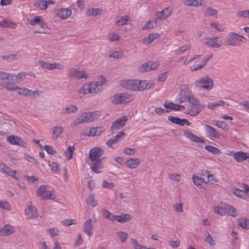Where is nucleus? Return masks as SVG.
Returning a JSON list of instances; mask_svg holds the SVG:
<instances>
[{
	"instance_id": "nucleus-1",
	"label": "nucleus",
	"mask_w": 249,
	"mask_h": 249,
	"mask_svg": "<svg viewBox=\"0 0 249 249\" xmlns=\"http://www.w3.org/2000/svg\"><path fill=\"white\" fill-rule=\"evenodd\" d=\"M121 85L129 90L142 91L153 87L154 82L152 81L148 82L146 80L126 79L121 82Z\"/></svg>"
},
{
	"instance_id": "nucleus-2",
	"label": "nucleus",
	"mask_w": 249,
	"mask_h": 249,
	"mask_svg": "<svg viewBox=\"0 0 249 249\" xmlns=\"http://www.w3.org/2000/svg\"><path fill=\"white\" fill-rule=\"evenodd\" d=\"M100 77L101 80L100 81L92 82L89 84L85 85L78 90V93L89 94L99 92L102 89V86L106 80V78L104 75H100Z\"/></svg>"
},
{
	"instance_id": "nucleus-3",
	"label": "nucleus",
	"mask_w": 249,
	"mask_h": 249,
	"mask_svg": "<svg viewBox=\"0 0 249 249\" xmlns=\"http://www.w3.org/2000/svg\"><path fill=\"white\" fill-rule=\"evenodd\" d=\"M188 102L190 104V106L188 108V111L185 113L191 116L197 115L205 107V106L201 104L198 99L195 95L190 97Z\"/></svg>"
},
{
	"instance_id": "nucleus-4",
	"label": "nucleus",
	"mask_w": 249,
	"mask_h": 249,
	"mask_svg": "<svg viewBox=\"0 0 249 249\" xmlns=\"http://www.w3.org/2000/svg\"><path fill=\"white\" fill-rule=\"evenodd\" d=\"M195 85L201 90L209 91L213 88V81L209 76H204L197 79Z\"/></svg>"
},
{
	"instance_id": "nucleus-5",
	"label": "nucleus",
	"mask_w": 249,
	"mask_h": 249,
	"mask_svg": "<svg viewBox=\"0 0 249 249\" xmlns=\"http://www.w3.org/2000/svg\"><path fill=\"white\" fill-rule=\"evenodd\" d=\"M95 112H83L72 122V125L77 126L80 124L93 121L95 118Z\"/></svg>"
},
{
	"instance_id": "nucleus-6",
	"label": "nucleus",
	"mask_w": 249,
	"mask_h": 249,
	"mask_svg": "<svg viewBox=\"0 0 249 249\" xmlns=\"http://www.w3.org/2000/svg\"><path fill=\"white\" fill-rule=\"evenodd\" d=\"M133 96L127 93H120L114 95L112 103L115 105L125 104L132 101Z\"/></svg>"
},
{
	"instance_id": "nucleus-7",
	"label": "nucleus",
	"mask_w": 249,
	"mask_h": 249,
	"mask_svg": "<svg viewBox=\"0 0 249 249\" xmlns=\"http://www.w3.org/2000/svg\"><path fill=\"white\" fill-rule=\"evenodd\" d=\"M213 210L215 213L221 216L227 214L231 216H233V208L229 205H226L225 207L215 206Z\"/></svg>"
},
{
	"instance_id": "nucleus-8",
	"label": "nucleus",
	"mask_w": 249,
	"mask_h": 249,
	"mask_svg": "<svg viewBox=\"0 0 249 249\" xmlns=\"http://www.w3.org/2000/svg\"><path fill=\"white\" fill-rule=\"evenodd\" d=\"M96 222V219L89 218L86 220L84 223L83 231L89 237L92 236L93 234Z\"/></svg>"
},
{
	"instance_id": "nucleus-9",
	"label": "nucleus",
	"mask_w": 249,
	"mask_h": 249,
	"mask_svg": "<svg viewBox=\"0 0 249 249\" xmlns=\"http://www.w3.org/2000/svg\"><path fill=\"white\" fill-rule=\"evenodd\" d=\"M194 95L187 88L183 87L180 89L178 97L177 98V101L179 103H183L186 101H189L191 97Z\"/></svg>"
},
{
	"instance_id": "nucleus-10",
	"label": "nucleus",
	"mask_w": 249,
	"mask_h": 249,
	"mask_svg": "<svg viewBox=\"0 0 249 249\" xmlns=\"http://www.w3.org/2000/svg\"><path fill=\"white\" fill-rule=\"evenodd\" d=\"M127 120L128 118L126 116H123L114 121L110 128L111 133L113 134L115 130H118L123 128L125 125Z\"/></svg>"
},
{
	"instance_id": "nucleus-11",
	"label": "nucleus",
	"mask_w": 249,
	"mask_h": 249,
	"mask_svg": "<svg viewBox=\"0 0 249 249\" xmlns=\"http://www.w3.org/2000/svg\"><path fill=\"white\" fill-rule=\"evenodd\" d=\"M25 216L28 219H33L37 217L38 213L36 208L33 205L31 202L27 203V208L25 209Z\"/></svg>"
},
{
	"instance_id": "nucleus-12",
	"label": "nucleus",
	"mask_w": 249,
	"mask_h": 249,
	"mask_svg": "<svg viewBox=\"0 0 249 249\" xmlns=\"http://www.w3.org/2000/svg\"><path fill=\"white\" fill-rule=\"evenodd\" d=\"M159 64L156 62H148L145 63L138 68L140 72L143 73L157 69Z\"/></svg>"
},
{
	"instance_id": "nucleus-13",
	"label": "nucleus",
	"mask_w": 249,
	"mask_h": 249,
	"mask_svg": "<svg viewBox=\"0 0 249 249\" xmlns=\"http://www.w3.org/2000/svg\"><path fill=\"white\" fill-rule=\"evenodd\" d=\"M172 8L168 6L164 8L162 11L157 12L155 16L156 19L165 20L169 18L172 13Z\"/></svg>"
},
{
	"instance_id": "nucleus-14",
	"label": "nucleus",
	"mask_w": 249,
	"mask_h": 249,
	"mask_svg": "<svg viewBox=\"0 0 249 249\" xmlns=\"http://www.w3.org/2000/svg\"><path fill=\"white\" fill-rule=\"evenodd\" d=\"M104 154V150L100 147H93L89 152V158L91 161L100 160L101 157Z\"/></svg>"
},
{
	"instance_id": "nucleus-15",
	"label": "nucleus",
	"mask_w": 249,
	"mask_h": 249,
	"mask_svg": "<svg viewBox=\"0 0 249 249\" xmlns=\"http://www.w3.org/2000/svg\"><path fill=\"white\" fill-rule=\"evenodd\" d=\"M38 63L42 68L49 70L54 69L62 70L64 68V66L59 63L54 62L50 63L43 61H38Z\"/></svg>"
},
{
	"instance_id": "nucleus-16",
	"label": "nucleus",
	"mask_w": 249,
	"mask_h": 249,
	"mask_svg": "<svg viewBox=\"0 0 249 249\" xmlns=\"http://www.w3.org/2000/svg\"><path fill=\"white\" fill-rule=\"evenodd\" d=\"M53 192L47 190L45 185H41L37 192V196L44 199H52Z\"/></svg>"
},
{
	"instance_id": "nucleus-17",
	"label": "nucleus",
	"mask_w": 249,
	"mask_h": 249,
	"mask_svg": "<svg viewBox=\"0 0 249 249\" xmlns=\"http://www.w3.org/2000/svg\"><path fill=\"white\" fill-rule=\"evenodd\" d=\"M68 76L72 78H87L88 76L84 71H79L75 68L71 69L68 72Z\"/></svg>"
},
{
	"instance_id": "nucleus-18",
	"label": "nucleus",
	"mask_w": 249,
	"mask_h": 249,
	"mask_svg": "<svg viewBox=\"0 0 249 249\" xmlns=\"http://www.w3.org/2000/svg\"><path fill=\"white\" fill-rule=\"evenodd\" d=\"M234 195L240 198L246 199L249 196V186L244 184L242 189H236L234 190Z\"/></svg>"
},
{
	"instance_id": "nucleus-19",
	"label": "nucleus",
	"mask_w": 249,
	"mask_h": 249,
	"mask_svg": "<svg viewBox=\"0 0 249 249\" xmlns=\"http://www.w3.org/2000/svg\"><path fill=\"white\" fill-rule=\"evenodd\" d=\"M7 140L12 144L18 145L23 147H27L26 142L19 137L14 135L9 136L7 137Z\"/></svg>"
},
{
	"instance_id": "nucleus-20",
	"label": "nucleus",
	"mask_w": 249,
	"mask_h": 249,
	"mask_svg": "<svg viewBox=\"0 0 249 249\" xmlns=\"http://www.w3.org/2000/svg\"><path fill=\"white\" fill-rule=\"evenodd\" d=\"M72 14L71 10L69 8H59L57 9L56 16L61 19L64 20L69 18Z\"/></svg>"
},
{
	"instance_id": "nucleus-21",
	"label": "nucleus",
	"mask_w": 249,
	"mask_h": 249,
	"mask_svg": "<svg viewBox=\"0 0 249 249\" xmlns=\"http://www.w3.org/2000/svg\"><path fill=\"white\" fill-rule=\"evenodd\" d=\"M205 43L211 47L219 48L222 45V41L219 40L218 37H213L206 38Z\"/></svg>"
},
{
	"instance_id": "nucleus-22",
	"label": "nucleus",
	"mask_w": 249,
	"mask_h": 249,
	"mask_svg": "<svg viewBox=\"0 0 249 249\" xmlns=\"http://www.w3.org/2000/svg\"><path fill=\"white\" fill-rule=\"evenodd\" d=\"M183 135L186 138L189 139L190 141L192 142L199 143L205 142L204 140L200 137H197L196 135L193 134L192 133L188 130H184Z\"/></svg>"
},
{
	"instance_id": "nucleus-23",
	"label": "nucleus",
	"mask_w": 249,
	"mask_h": 249,
	"mask_svg": "<svg viewBox=\"0 0 249 249\" xmlns=\"http://www.w3.org/2000/svg\"><path fill=\"white\" fill-rule=\"evenodd\" d=\"M141 160L137 159H133L131 158H128L125 162V165L127 168L130 169H134L139 166L141 164Z\"/></svg>"
},
{
	"instance_id": "nucleus-24",
	"label": "nucleus",
	"mask_w": 249,
	"mask_h": 249,
	"mask_svg": "<svg viewBox=\"0 0 249 249\" xmlns=\"http://www.w3.org/2000/svg\"><path fill=\"white\" fill-rule=\"evenodd\" d=\"M29 23L32 26L39 25L41 28H44L46 26V23L43 18L40 16H35L33 19L29 20Z\"/></svg>"
},
{
	"instance_id": "nucleus-25",
	"label": "nucleus",
	"mask_w": 249,
	"mask_h": 249,
	"mask_svg": "<svg viewBox=\"0 0 249 249\" xmlns=\"http://www.w3.org/2000/svg\"><path fill=\"white\" fill-rule=\"evenodd\" d=\"M15 229L13 226L10 224H6L1 228L0 235L2 236H9L14 233Z\"/></svg>"
},
{
	"instance_id": "nucleus-26",
	"label": "nucleus",
	"mask_w": 249,
	"mask_h": 249,
	"mask_svg": "<svg viewBox=\"0 0 249 249\" xmlns=\"http://www.w3.org/2000/svg\"><path fill=\"white\" fill-rule=\"evenodd\" d=\"M193 182L196 186L199 188H201L203 183H208V180H206L205 178L202 177H199L197 176L194 174L192 176Z\"/></svg>"
},
{
	"instance_id": "nucleus-27",
	"label": "nucleus",
	"mask_w": 249,
	"mask_h": 249,
	"mask_svg": "<svg viewBox=\"0 0 249 249\" xmlns=\"http://www.w3.org/2000/svg\"><path fill=\"white\" fill-rule=\"evenodd\" d=\"M249 158V153L243 151L234 153V159L237 162H241Z\"/></svg>"
},
{
	"instance_id": "nucleus-28",
	"label": "nucleus",
	"mask_w": 249,
	"mask_h": 249,
	"mask_svg": "<svg viewBox=\"0 0 249 249\" xmlns=\"http://www.w3.org/2000/svg\"><path fill=\"white\" fill-rule=\"evenodd\" d=\"M104 131V129L102 126H96L90 128L88 134L86 135L89 137H95L99 136Z\"/></svg>"
},
{
	"instance_id": "nucleus-29",
	"label": "nucleus",
	"mask_w": 249,
	"mask_h": 249,
	"mask_svg": "<svg viewBox=\"0 0 249 249\" xmlns=\"http://www.w3.org/2000/svg\"><path fill=\"white\" fill-rule=\"evenodd\" d=\"M228 105L226 102L223 100H218L214 102L209 103L207 105L208 108L215 110L220 106H224V105Z\"/></svg>"
},
{
	"instance_id": "nucleus-30",
	"label": "nucleus",
	"mask_w": 249,
	"mask_h": 249,
	"mask_svg": "<svg viewBox=\"0 0 249 249\" xmlns=\"http://www.w3.org/2000/svg\"><path fill=\"white\" fill-rule=\"evenodd\" d=\"M203 0H184L183 3L187 6L198 7L203 5Z\"/></svg>"
},
{
	"instance_id": "nucleus-31",
	"label": "nucleus",
	"mask_w": 249,
	"mask_h": 249,
	"mask_svg": "<svg viewBox=\"0 0 249 249\" xmlns=\"http://www.w3.org/2000/svg\"><path fill=\"white\" fill-rule=\"evenodd\" d=\"M205 127L206 129L207 134L209 137H219V135L214 128L208 124H205Z\"/></svg>"
},
{
	"instance_id": "nucleus-32",
	"label": "nucleus",
	"mask_w": 249,
	"mask_h": 249,
	"mask_svg": "<svg viewBox=\"0 0 249 249\" xmlns=\"http://www.w3.org/2000/svg\"><path fill=\"white\" fill-rule=\"evenodd\" d=\"M160 36V35L158 33L151 34L148 36L143 38V43L145 45H148L151 43L154 40L159 38Z\"/></svg>"
},
{
	"instance_id": "nucleus-33",
	"label": "nucleus",
	"mask_w": 249,
	"mask_h": 249,
	"mask_svg": "<svg viewBox=\"0 0 249 249\" xmlns=\"http://www.w3.org/2000/svg\"><path fill=\"white\" fill-rule=\"evenodd\" d=\"M132 217L129 213H124L119 215H116V221L121 223H124L129 221L131 219Z\"/></svg>"
},
{
	"instance_id": "nucleus-34",
	"label": "nucleus",
	"mask_w": 249,
	"mask_h": 249,
	"mask_svg": "<svg viewBox=\"0 0 249 249\" xmlns=\"http://www.w3.org/2000/svg\"><path fill=\"white\" fill-rule=\"evenodd\" d=\"M77 111V107L73 105H69L64 107L61 112V114L75 113Z\"/></svg>"
},
{
	"instance_id": "nucleus-35",
	"label": "nucleus",
	"mask_w": 249,
	"mask_h": 249,
	"mask_svg": "<svg viewBox=\"0 0 249 249\" xmlns=\"http://www.w3.org/2000/svg\"><path fill=\"white\" fill-rule=\"evenodd\" d=\"M63 132V128L61 126H56L53 128L52 138L54 140L59 137Z\"/></svg>"
},
{
	"instance_id": "nucleus-36",
	"label": "nucleus",
	"mask_w": 249,
	"mask_h": 249,
	"mask_svg": "<svg viewBox=\"0 0 249 249\" xmlns=\"http://www.w3.org/2000/svg\"><path fill=\"white\" fill-rule=\"evenodd\" d=\"M86 202L87 204L91 207H94L98 205V201L95 199L93 194H90L89 195Z\"/></svg>"
},
{
	"instance_id": "nucleus-37",
	"label": "nucleus",
	"mask_w": 249,
	"mask_h": 249,
	"mask_svg": "<svg viewBox=\"0 0 249 249\" xmlns=\"http://www.w3.org/2000/svg\"><path fill=\"white\" fill-rule=\"evenodd\" d=\"M87 13L89 16H96L103 14L104 11L100 8H91L88 10Z\"/></svg>"
},
{
	"instance_id": "nucleus-38",
	"label": "nucleus",
	"mask_w": 249,
	"mask_h": 249,
	"mask_svg": "<svg viewBox=\"0 0 249 249\" xmlns=\"http://www.w3.org/2000/svg\"><path fill=\"white\" fill-rule=\"evenodd\" d=\"M17 25L15 23L8 20L4 19L0 21V27L4 28H16Z\"/></svg>"
},
{
	"instance_id": "nucleus-39",
	"label": "nucleus",
	"mask_w": 249,
	"mask_h": 249,
	"mask_svg": "<svg viewBox=\"0 0 249 249\" xmlns=\"http://www.w3.org/2000/svg\"><path fill=\"white\" fill-rule=\"evenodd\" d=\"M17 92L20 95L30 97L32 95V90L26 88H20L17 87Z\"/></svg>"
},
{
	"instance_id": "nucleus-40",
	"label": "nucleus",
	"mask_w": 249,
	"mask_h": 249,
	"mask_svg": "<svg viewBox=\"0 0 249 249\" xmlns=\"http://www.w3.org/2000/svg\"><path fill=\"white\" fill-rule=\"evenodd\" d=\"M0 86L11 91L16 90L18 87L12 82H7L5 83L0 82Z\"/></svg>"
},
{
	"instance_id": "nucleus-41",
	"label": "nucleus",
	"mask_w": 249,
	"mask_h": 249,
	"mask_svg": "<svg viewBox=\"0 0 249 249\" xmlns=\"http://www.w3.org/2000/svg\"><path fill=\"white\" fill-rule=\"evenodd\" d=\"M102 166L103 164L101 160L95 161L91 166L92 170L96 173H100V169H102Z\"/></svg>"
},
{
	"instance_id": "nucleus-42",
	"label": "nucleus",
	"mask_w": 249,
	"mask_h": 249,
	"mask_svg": "<svg viewBox=\"0 0 249 249\" xmlns=\"http://www.w3.org/2000/svg\"><path fill=\"white\" fill-rule=\"evenodd\" d=\"M246 41V38L241 35L234 33V46H239Z\"/></svg>"
},
{
	"instance_id": "nucleus-43",
	"label": "nucleus",
	"mask_w": 249,
	"mask_h": 249,
	"mask_svg": "<svg viewBox=\"0 0 249 249\" xmlns=\"http://www.w3.org/2000/svg\"><path fill=\"white\" fill-rule=\"evenodd\" d=\"M103 214L104 217L106 219H107L109 220L114 222L116 220V215L110 213L107 210L104 209L103 211Z\"/></svg>"
},
{
	"instance_id": "nucleus-44",
	"label": "nucleus",
	"mask_w": 249,
	"mask_h": 249,
	"mask_svg": "<svg viewBox=\"0 0 249 249\" xmlns=\"http://www.w3.org/2000/svg\"><path fill=\"white\" fill-rule=\"evenodd\" d=\"M34 6L37 9L45 10L47 9L46 3L44 0H37L35 3Z\"/></svg>"
},
{
	"instance_id": "nucleus-45",
	"label": "nucleus",
	"mask_w": 249,
	"mask_h": 249,
	"mask_svg": "<svg viewBox=\"0 0 249 249\" xmlns=\"http://www.w3.org/2000/svg\"><path fill=\"white\" fill-rule=\"evenodd\" d=\"M168 119L173 124H177L180 126H183V124H182V119H180L178 117L170 115L168 117Z\"/></svg>"
},
{
	"instance_id": "nucleus-46",
	"label": "nucleus",
	"mask_w": 249,
	"mask_h": 249,
	"mask_svg": "<svg viewBox=\"0 0 249 249\" xmlns=\"http://www.w3.org/2000/svg\"><path fill=\"white\" fill-rule=\"evenodd\" d=\"M128 20V17L127 16H124L120 18H116L115 19V21L116 22V24L118 26H123L127 23V22Z\"/></svg>"
},
{
	"instance_id": "nucleus-47",
	"label": "nucleus",
	"mask_w": 249,
	"mask_h": 249,
	"mask_svg": "<svg viewBox=\"0 0 249 249\" xmlns=\"http://www.w3.org/2000/svg\"><path fill=\"white\" fill-rule=\"evenodd\" d=\"M205 149L214 155H218L221 153L220 149L212 145H206Z\"/></svg>"
},
{
	"instance_id": "nucleus-48",
	"label": "nucleus",
	"mask_w": 249,
	"mask_h": 249,
	"mask_svg": "<svg viewBox=\"0 0 249 249\" xmlns=\"http://www.w3.org/2000/svg\"><path fill=\"white\" fill-rule=\"evenodd\" d=\"M238 224L242 228L245 229H249V220L245 218H242L238 219Z\"/></svg>"
},
{
	"instance_id": "nucleus-49",
	"label": "nucleus",
	"mask_w": 249,
	"mask_h": 249,
	"mask_svg": "<svg viewBox=\"0 0 249 249\" xmlns=\"http://www.w3.org/2000/svg\"><path fill=\"white\" fill-rule=\"evenodd\" d=\"M107 37L110 42L119 41L121 39V36L114 32L109 34Z\"/></svg>"
},
{
	"instance_id": "nucleus-50",
	"label": "nucleus",
	"mask_w": 249,
	"mask_h": 249,
	"mask_svg": "<svg viewBox=\"0 0 249 249\" xmlns=\"http://www.w3.org/2000/svg\"><path fill=\"white\" fill-rule=\"evenodd\" d=\"M75 149L74 145L69 146L65 152V155L68 160L72 158L73 152Z\"/></svg>"
},
{
	"instance_id": "nucleus-51",
	"label": "nucleus",
	"mask_w": 249,
	"mask_h": 249,
	"mask_svg": "<svg viewBox=\"0 0 249 249\" xmlns=\"http://www.w3.org/2000/svg\"><path fill=\"white\" fill-rule=\"evenodd\" d=\"M205 241L209 244L210 246H213L215 245V241L213 239V237L210 234V233L206 231L205 232Z\"/></svg>"
},
{
	"instance_id": "nucleus-52",
	"label": "nucleus",
	"mask_w": 249,
	"mask_h": 249,
	"mask_svg": "<svg viewBox=\"0 0 249 249\" xmlns=\"http://www.w3.org/2000/svg\"><path fill=\"white\" fill-rule=\"evenodd\" d=\"M205 14L207 17H213L217 14V11L211 7H208L205 10Z\"/></svg>"
},
{
	"instance_id": "nucleus-53",
	"label": "nucleus",
	"mask_w": 249,
	"mask_h": 249,
	"mask_svg": "<svg viewBox=\"0 0 249 249\" xmlns=\"http://www.w3.org/2000/svg\"><path fill=\"white\" fill-rule=\"evenodd\" d=\"M190 49V46L188 45H183L180 46L176 51V53L178 55H179L186 51Z\"/></svg>"
},
{
	"instance_id": "nucleus-54",
	"label": "nucleus",
	"mask_w": 249,
	"mask_h": 249,
	"mask_svg": "<svg viewBox=\"0 0 249 249\" xmlns=\"http://www.w3.org/2000/svg\"><path fill=\"white\" fill-rule=\"evenodd\" d=\"M117 141L114 138L107 140L106 142V145L111 148L115 149L117 147Z\"/></svg>"
},
{
	"instance_id": "nucleus-55",
	"label": "nucleus",
	"mask_w": 249,
	"mask_h": 249,
	"mask_svg": "<svg viewBox=\"0 0 249 249\" xmlns=\"http://www.w3.org/2000/svg\"><path fill=\"white\" fill-rule=\"evenodd\" d=\"M14 75L6 72L0 71V80L4 81L8 79L9 77H13Z\"/></svg>"
},
{
	"instance_id": "nucleus-56",
	"label": "nucleus",
	"mask_w": 249,
	"mask_h": 249,
	"mask_svg": "<svg viewBox=\"0 0 249 249\" xmlns=\"http://www.w3.org/2000/svg\"><path fill=\"white\" fill-rule=\"evenodd\" d=\"M117 235L119 238L121 242L124 243L128 238V234L126 232L123 231H119L117 233Z\"/></svg>"
},
{
	"instance_id": "nucleus-57",
	"label": "nucleus",
	"mask_w": 249,
	"mask_h": 249,
	"mask_svg": "<svg viewBox=\"0 0 249 249\" xmlns=\"http://www.w3.org/2000/svg\"><path fill=\"white\" fill-rule=\"evenodd\" d=\"M26 75H27V72H22L18 73L16 75L17 82L19 83L23 81L25 79Z\"/></svg>"
},
{
	"instance_id": "nucleus-58",
	"label": "nucleus",
	"mask_w": 249,
	"mask_h": 249,
	"mask_svg": "<svg viewBox=\"0 0 249 249\" xmlns=\"http://www.w3.org/2000/svg\"><path fill=\"white\" fill-rule=\"evenodd\" d=\"M224 44L228 46L233 45V32H231L229 34L227 40L224 43Z\"/></svg>"
},
{
	"instance_id": "nucleus-59",
	"label": "nucleus",
	"mask_w": 249,
	"mask_h": 249,
	"mask_svg": "<svg viewBox=\"0 0 249 249\" xmlns=\"http://www.w3.org/2000/svg\"><path fill=\"white\" fill-rule=\"evenodd\" d=\"M124 53L123 51L120 50L118 51H115L110 54L109 57L114 58H120L123 57Z\"/></svg>"
},
{
	"instance_id": "nucleus-60",
	"label": "nucleus",
	"mask_w": 249,
	"mask_h": 249,
	"mask_svg": "<svg viewBox=\"0 0 249 249\" xmlns=\"http://www.w3.org/2000/svg\"><path fill=\"white\" fill-rule=\"evenodd\" d=\"M168 177L170 179L177 182H179L180 180V175L178 174H169Z\"/></svg>"
},
{
	"instance_id": "nucleus-61",
	"label": "nucleus",
	"mask_w": 249,
	"mask_h": 249,
	"mask_svg": "<svg viewBox=\"0 0 249 249\" xmlns=\"http://www.w3.org/2000/svg\"><path fill=\"white\" fill-rule=\"evenodd\" d=\"M18 57V55L17 54H9L2 56V59L5 60H13Z\"/></svg>"
},
{
	"instance_id": "nucleus-62",
	"label": "nucleus",
	"mask_w": 249,
	"mask_h": 249,
	"mask_svg": "<svg viewBox=\"0 0 249 249\" xmlns=\"http://www.w3.org/2000/svg\"><path fill=\"white\" fill-rule=\"evenodd\" d=\"M44 150L49 154L55 155L56 154V150H54L53 146L49 145H46L44 147Z\"/></svg>"
},
{
	"instance_id": "nucleus-63",
	"label": "nucleus",
	"mask_w": 249,
	"mask_h": 249,
	"mask_svg": "<svg viewBox=\"0 0 249 249\" xmlns=\"http://www.w3.org/2000/svg\"><path fill=\"white\" fill-rule=\"evenodd\" d=\"M0 209L10 211V205L7 201H0Z\"/></svg>"
},
{
	"instance_id": "nucleus-64",
	"label": "nucleus",
	"mask_w": 249,
	"mask_h": 249,
	"mask_svg": "<svg viewBox=\"0 0 249 249\" xmlns=\"http://www.w3.org/2000/svg\"><path fill=\"white\" fill-rule=\"evenodd\" d=\"M236 16L238 17L249 18V10L239 11L236 14Z\"/></svg>"
}]
</instances>
